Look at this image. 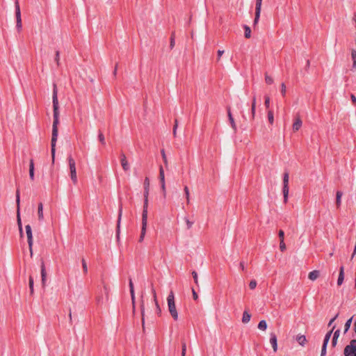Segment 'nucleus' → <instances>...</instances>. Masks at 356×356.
<instances>
[{
	"mask_svg": "<svg viewBox=\"0 0 356 356\" xmlns=\"http://www.w3.org/2000/svg\"><path fill=\"white\" fill-rule=\"evenodd\" d=\"M58 90L57 86L56 83L53 85V95H52V102H53V110H54V122L52 125V136L51 141V156H52V162H54L55 159V152H56V143L57 141L58 134V125L59 124V104L57 96Z\"/></svg>",
	"mask_w": 356,
	"mask_h": 356,
	"instance_id": "nucleus-1",
	"label": "nucleus"
},
{
	"mask_svg": "<svg viewBox=\"0 0 356 356\" xmlns=\"http://www.w3.org/2000/svg\"><path fill=\"white\" fill-rule=\"evenodd\" d=\"M168 307L170 315L175 321L178 320V312L176 309L175 302V296L173 292L171 291L168 297Z\"/></svg>",
	"mask_w": 356,
	"mask_h": 356,
	"instance_id": "nucleus-2",
	"label": "nucleus"
},
{
	"mask_svg": "<svg viewBox=\"0 0 356 356\" xmlns=\"http://www.w3.org/2000/svg\"><path fill=\"white\" fill-rule=\"evenodd\" d=\"M345 356H356V339L350 341V344L344 348Z\"/></svg>",
	"mask_w": 356,
	"mask_h": 356,
	"instance_id": "nucleus-3",
	"label": "nucleus"
},
{
	"mask_svg": "<svg viewBox=\"0 0 356 356\" xmlns=\"http://www.w3.org/2000/svg\"><path fill=\"white\" fill-rule=\"evenodd\" d=\"M16 203H17V225L19 227L20 236H22V235H23L22 225V221H21V218H20V216H19L20 197H19V189H17L16 191Z\"/></svg>",
	"mask_w": 356,
	"mask_h": 356,
	"instance_id": "nucleus-4",
	"label": "nucleus"
},
{
	"mask_svg": "<svg viewBox=\"0 0 356 356\" xmlns=\"http://www.w3.org/2000/svg\"><path fill=\"white\" fill-rule=\"evenodd\" d=\"M15 17H16V26L18 31H20L22 29V19H21V12H20V8L19 5L18 0H15Z\"/></svg>",
	"mask_w": 356,
	"mask_h": 356,
	"instance_id": "nucleus-5",
	"label": "nucleus"
},
{
	"mask_svg": "<svg viewBox=\"0 0 356 356\" xmlns=\"http://www.w3.org/2000/svg\"><path fill=\"white\" fill-rule=\"evenodd\" d=\"M25 229H26V236H27V241H28L29 248L31 256L32 257V255H33V249H32V248H33V234H32V230H31V226L29 225H26Z\"/></svg>",
	"mask_w": 356,
	"mask_h": 356,
	"instance_id": "nucleus-6",
	"label": "nucleus"
},
{
	"mask_svg": "<svg viewBox=\"0 0 356 356\" xmlns=\"http://www.w3.org/2000/svg\"><path fill=\"white\" fill-rule=\"evenodd\" d=\"M261 4L262 0H256V6H255V17L253 22V25L256 26L258 23L260 17L261 10Z\"/></svg>",
	"mask_w": 356,
	"mask_h": 356,
	"instance_id": "nucleus-7",
	"label": "nucleus"
},
{
	"mask_svg": "<svg viewBox=\"0 0 356 356\" xmlns=\"http://www.w3.org/2000/svg\"><path fill=\"white\" fill-rule=\"evenodd\" d=\"M159 179L161 182V187L163 191V197L166 196V191H165V175L164 170L162 166L159 168Z\"/></svg>",
	"mask_w": 356,
	"mask_h": 356,
	"instance_id": "nucleus-8",
	"label": "nucleus"
},
{
	"mask_svg": "<svg viewBox=\"0 0 356 356\" xmlns=\"http://www.w3.org/2000/svg\"><path fill=\"white\" fill-rule=\"evenodd\" d=\"M147 226V216H142V227L140 236L139 238V242H142L145 238L146 234V229Z\"/></svg>",
	"mask_w": 356,
	"mask_h": 356,
	"instance_id": "nucleus-9",
	"label": "nucleus"
},
{
	"mask_svg": "<svg viewBox=\"0 0 356 356\" xmlns=\"http://www.w3.org/2000/svg\"><path fill=\"white\" fill-rule=\"evenodd\" d=\"M148 195H149V190H144V204L143 209L142 216H147L148 213Z\"/></svg>",
	"mask_w": 356,
	"mask_h": 356,
	"instance_id": "nucleus-10",
	"label": "nucleus"
},
{
	"mask_svg": "<svg viewBox=\"0 0 356 356\" xmlns=\"http://www.w3.org/2000/svg\"><path fill=\"white\" fill-rule=\"evenodd\" d=\"M270 343L272 346L273 351L275 353L277 350V336L275 333L272 332L270 334Z\"/></svg>",
	"mask_w": 356,
	"mask_h": 356,
	"instance_id": "nucleus-11",
	"label": "nucleus"
},
{
	"mask_svg": "<svg viewBox=\"0 0 356 356\" xmlns=\"http://www.w3.org/2000/svg\"><path fill=\"white\" fill-rule=\"evenodd\" d=\"M122 215V207L120 205V209H119L118 222H117L116 236H117L118 240L119 239V236H120V222H121Z\"/></svg>",
	"mask_w": 356,
	"mask_h": 356,
	"instance_id": "nucleus-12",
	"label": "nucleus"
},
{
	"mask_svg": "<svg viewBox=\"0 0 356 356\" xmlns=\"http://www.w3.org/2000/svg\"><path fill=\"white\" fill-rule=\"evenodd\" d=\"M120 162H121L122 167L124 171H127L129 170V164L127 160V158H126V156L124 155V154H121Z\"/></svg>",
	"mask_w": 356,
	"mask_h": 356,
	"instance_id": "nucleus-13",
	"label": "nucleus"
},
{
	"mask_svg": "<svg viewBox=\"0 0 356 356\" xmlns=\"http://www.w3.org/2000/svg\"><path fill=\"white\" fill-rule=\"evenodd\" d=\"M227 115H228L229 121L230 122L232 128L234 129V132H236V130H237L236 125L234 122V119L232 116V114L231 113L230 108H227Z\"/></svg>",
	"mask_w": 356,
	"mask_h": 356,
	"instance_id": "nucleus-14",
	"label": "nucleus"
},
{
	"mask_svg": "<svg viewBox=\"0 0 356 356\" xmlns=\"http://www.w3.org/2000/svg\"><path fill=\"white\" fill-rule=\"evenodd\" d=\"M41 278L42 286L44 287L46 284L47 273L44 262H42L41 265Z\"/></svg>",
	"mask_w": 356,
	"mask_h": 356,
	"instance_id": "nucleus-15",
	"label": "nucleus"
},
{
	"mask_svg": "<svg viewBox=\"0 0 356 356\" xmlns=\"http://www.w3.org/2000/svg\"><path fill=\"white\" fill-rule=\"evenodd\" d=\"M302 122L301 119L299 117L296 118V119L295 120V122L293 124V127H292L293 131L294 132L298 131L300 129V127H302Z\"/></svg>",
	"mask_w": 356,
	"mask_h": 356,
	"instance_id": "nucleus-16",
	"label": "nucleus"
},
{
	"mask_svg": "<svg viewBox=\"0 0 356 356\" xmlns=\"http://www.w3.org/2000/svg\"><path fill=\"white\" fill-rule=\"evenodd\" d=\"M344 280V267L341 266L339 269V274L337 280V285L340 286L342 284Z\"/></svg>",
	"mask_w": 356,
	"mask_h": 356,
	"instance_id": "nucleus-17",
	"label": "nucleus"
},
{
	"mask_svg": "<svg viewBox=\"0 0 356 356\" xmlns=\"http://www.w3.org/2000/svg\"><path fill=\"white\" fill-rule=\"evenodd\" d=\"M343 195V193L341 191H337L336 193V206L337 209L341 207V197Z\"/></svg>",
	"mask_w": 356,
	"mask_h": 356,
	"instance_id": "nucleus-18",
	"label": "nucleus"
},
{
	"mask_svg": "<svg viewBox=\"0 0 356 356\" xmlns=\"http://www.w3.org/2000/svg\"><path fill=\"white\" fill-rule=\"evenodd\" d=\"M296 341L302 346H304L307 343V339L305 335L298 334L296 337Z\"/></svg>",
	"mask_w": 356,
	"mask_h": 356,
	"instance_id": "nucleus-19",
	"label": "nucleus"
},
{
	"mask_svg": "<svg viewBox=\"0 0 356 356\" xmlns=\"http://www.w3.org/2000/svg\"><path fill=\"white\" fill-rule=\"evenodd\" d=\"M29 177L31 181L34 180V163L33 160H30V164H29Z\"/></svg>",
	"mask_w": 356,
	"mask_h": 356,
	"instance_id": "nucleus-20",
	"label": "nucleus"
},
{
	"mask_svg": "<svg viewBox=\"0 0 356 356\" xmlns=\"http://www.w3.org/2000/svg\"><path fill=\"white\" fill-rule=\"evenodd\" d=\"M320 275V272L317 270H314L313 271H311L308 277L309 280L314 281L316 280Z\"/></svg>",
	"mask_w": 356,
	"mask_h": 356,
	"instance_id": "nucleus-21",
	"label": "nucleus"
},
{
	"mask_svg": "<svg viewBox=\"0 0 356 356\" xmlns=\"http://www.w3.org/2000/svg\"><path fill=\"white\" fill-rule=\"evenodd\" d=\"M68 163H69V167L70 172L76 171V163L74 159L72 157V156H68Z\"/></svg>",
	"mask_w": 356,
	"mask_h": 356,
	"instance_id": "nucleus-22",
	"label": "nucleus"
},
{
	"mask_svg": "<svg viewBox=\"0 0 356 356\" xmlns=\"http://www.w3.org/2000/svg\"><path fill=\"white\" fill-rule=\"evenodd\" d=\"M38 220H42L44 218L43 216V204L42 202H40L38 204Z\"/></svg>",
	"mask_w": 356,
	"mask_h": 356,
	"instance_id": "nucleus-23",
	"label": "nucleus"
},
{
	"mask_svg": "<svg viewBox=\"0 0 356 356\" xmlns=\"http://www.w3.org/2000/svg\"><path fill=\"white\" fill-rule=\"evenodd\" d=\"M289 191V186H283L282 193H283V196H284V202L285 204L288 202Z\"/></svg>",
	"mask_w": 356,
	"mask_h": 356,
	"instance_id": "nucleus-24",
	"label": "nucleus"
},
{
	"mask_svg": "<svg viewBox=\"0 0 356 356\" xmlns=\"http://www.w3.org/2000/svg\"><path fill=\"white\" fill-rule=\"evenodd\" d=\"M251 318V314L248 312L244 311L242 317V322L243 323H248Z\"/></svg>",
	"mask_w": 356,
	"mask_h": 356,
	"instance_id": "nucleus-25",
	"label": "nucleus"
},
{
	"mask_svg": "<svg viewBox=\"0 0 356 356\" xmlns=\"http://www.w3.org/2000/svg\"><path fill=\"white\" fill-rule=\"evenodd\" d=\"M152 293H153V296H154V300L155 302V305H156V312L158 314H160L161 312V308L159 305V303L157 302V300H156V291L154 289H152Z\"/></svg>",
	"mask_w": 356,
	"mask_h": 356,
	"instance_id": "nucleus-26",
	"label": "nucleus"
},
{
	"mask_svg": "<svg viewBox=\"0 0 356 356\" xmlns=\"http://www.w3.org/2000/svg\"><path fill=\"white\" fill-rule=\"evenodd\" d=\"M140 310H141V316H142V326L143 330H145V307L143 301H142L140 305Z\"/></svg>",
	"mask_w": 356,
	"mask_h": 356,
	"instance_id": "nucleus-27",
	"label": "nucleus"
},
{
	"mask_svg": "<svg viewBox=\"0 0 356 356\" xmlns=\"http://www.w3.org/2000/svg\"><path fill=\"white\" fill-rule=\"evenodd\" d=\"M335 328V325L332 327V328L331 329V330H330L325 336V338H324V340H323V343H325V344L327 345L328 342H329V340L331 337V335H332V333L333 332Z\"/></svg>",
	"mask_w": 356,
	"mask_h": 356,
	"instance_id": "nucleus-28",
	"label": "nucleus"
},
{
	"mask_svg": "<svg viewBox=\"0 0 356 356\" xmlns=\"http://www.w3.org/2000/svg\"><path fill=\"white\" fill-rule=\"evenodd\" d=\"M289 174L288 172H285L283 175V186H289Z\"/></svg>",
	"mask_w": 356,
	"mask_h": 356,
	"instance_id": "nucleus-29",
	"label": "nucleus"
},
{
	"mask_svg": "<svg viewBox=\"0 0 356 356\" xmlns=\"http://www.w3.org/2000/svg\"><path fill=\"white\" fill-rule=\"evenodd\" d=\"M33 284H34L33 278L32 276H30L29 279V289H30L31 295H33L34 293Z\"/></svg>",
	"mask_w": 356,
	"mask_h": 356,
	"instance_id": "nucleus-30",
	"label": "nucleus"
},
{
	"mask_svg": "<svg viewBox=\"0 0 356 356\" xmlns=\"http://www.w3.org/2000/svg\"><path fill=\"white\" fill-rule=\"evenodd\" d=\"M258 328L260 330L265 331L267 328V323L265 320H261L258 324Z\"/></svg>",
	"mask_w": 356,
	"mask_h": 356,
	"instance_id": "nucleus-31",
	"label": "nucleus"
},
{
	"mask_svg": "<svg viewBox=\"0 0 356 356\" xmlns=\"http://www.w3.org/2000/svg\"><path fill=\"white\" fill-rule=\"evenodd\" d=\"M243 28H244V30H245V33H244L245 38H250L251 37V29H250V28L248 26H247V25H244Z\"/></svg>",
	"mask_w": 356,
	"mask_h": 356,
	"instance_id": "nucleus-32",
	"label": "nucleus"
},
{
	"mask_svg": "<svg viewBox=\"0 0 356 356\" xmlns=\"http://www.w3.org/2000/svg\"><path fill=\"white\" fill-rule=\"evenodd\" d=\"M175 45V33L172 32L170 36V49H172Z\"/></svg>",
	"mask_w": 356,
	"mask_h": 356,
	"instance_id": "nucleus-33",
	"label": "nucleus"
},
{
	"mask_svg": "<svg viewBox=\"0 0 356 356\" xmlns=\"http://www.w3.org/2000/svg\"><path fill=\"white\" fill-rule=\"evenodd\" d=\"M352 321H353V317L349 318L346 322L345 325H344V333H346L348 331V330L350 329L351 323H352Z\"/></svg>",
	"mask_w": 356,
	"mask_h": 356,
	"instance_id": "nucleus-34",
	"label": "nucleus"
},
{
	"mask_svg": "<svg viewBox=\"0 0 356 356\" xmlns=\"http://www.w3.org/2000/svg\"><path fill=\"white\" fill-rule=\"evenodd\" d=\"M255 110H256V98L255 97H253L252 106H251V113L252 115V118L254 117L255 115Z\"/></svg>",
	"mask_w": 356,
	"mask_h": 356,
	"instance_id": "nucleus-35",
	"label": "nucleus"
},
{
	"mask_svg": "<svg viewBox=\"0 0 356 356\" xmlns=\"http://www.w3.org/2000/svg\"><path fill=\"white\" fill-rule=\"evenodd\" d=\"M351 57L353 60V67L356 69V51L355 49L352 50Z\"/></svg>",
	"mask_w": 356,
	"mask_h": 356,
	"instance_id": "nucleus-36",
	"label": "nucleus"
},
{
	"mask_svg": "<svg viewBox=\"0 0 356 356\" xmlns=\"http://www.w3.org/2000/svg\"><path fill=\"white\" fill-rule=\"evenodd\" d=\"M268 120L270 124H273L274 123V115L273 112L272 111H268Z\"/></svg>",
	"mask_w": 356,
	"mask_h": 356,
	"instance_id": "nucleus-37",
	"label": "nucleus"
},
{
	"mask_svg": "<svg viewBox=\"0 0 356 356\" xmlns=\"http://www.w3.org/2000/svg\"><path fill=\"white\" fill-rule=\"evenodd\" d=\"M184 193H185V195H186V202H187V204H190V192H189V189L188 188V186H185L184 188Z\"/></svg>",
	"mask_w": 356,
	"mask_h": 356,
	"instance_id": "nucleus-38",
	"label": "nucleus"
},
{
	"mask_svg": "<svg viewBox=\"0 0 356 356\" xmlns=\"http://www.w3.org/2000/svg\"><path fill=\"white\" fill-rule=\"evenodd\" d=\"M70 177L72 182L76 184L77 183L76 171L70 172Z\"/></svg>",
	"mask_w": 356,
	"mask_h": 356,
	"instance_id": "nucleus-39",
	"label": "nucleus"
},
{
	"mask_svg": "<svg viewBox=\"0 0 356 356\" xmlns=\"http://www.w3.org/2000/svg\"><path fill=\"white\" fill-rule=\"evenodd\" d=\"M81 264H82L83 273L86 275L88 273V266H87L86 261L84 259H82Z\"/></svg>",
	"mask_w": 356,
	"mask_h": 356,
	"instance_id": "nucleus-40",
	"label": "nucleus"
},
{
	"mask_svg": "<svg viewBox=\"0 0 356 356\" xmlns=\"http://www.w3.org/2000/svg\"><path fill=\"white\" fill-rule=\"evenodd\" d=\"M161 156H162V158H163V163H164L165 167H167L168 166V159H167V157H166V155H165L164 149H162L161 151Z\"/></svg>",
	"mask_w": 356,
	"mask_h": 356,
	"instance_id": "nucleus-41",
	"label": "nucleus"
},
{
	"mask_svg": "<svg viewBox=\"0 0 356 356\" xmlns=\"http://www.w3.org/2000/svg\"><path fill=\"white\" fill-rule=\"evenodd\" d=\"M98 138H99V140L100 141V143H101L103 145H105V138H104V134H103L102 132H99V133Z\"/></svg>",
	"mask_w": 356,
	"mask_h": 356,
	"instance_id": "nucleus-42",
	"label": "nucleus"
},
{
	"mask_svg": "<svg viewBox=\"0 0 356 356\" xmlns=\"http://www.w3.org/2000/svg\"><path fill=\"white\" fill-rule=\"evenodd\" d=\"M149 188V180L147 177H146L144 180V190L147 191Z\"/></svg>",
	"mask_w": 356,
	"mask_h": 356,
	"instance_id": "nucleus-43",
	"label": "nucleus"
},
{
	"mask_svg": "<svg viewBox=\"0 0 356 356\" xmlns=\"http://www.w3.org/2000/svg\"><path fill=\"white\" fill-rule=\"evenodd\" d=\"M265 81H266V83L269 85L272 84L273 83V79L267 74H266Z\"/></svg>",
	"mask_w": 356,
	"mask_h": 356,
	"instance_id": "nucleus-44",
	"label": "nucleus"
},
{
	"mask_svg": "<svg viewBox=\"0 0 356 356\" xmlns=\"http://www.w3.org/2000/svg\"><path fill=\"white\" fill-rule=\"evenodd\" d=\"M327 344H325V343H323V346H322V349H321V356H325L326 355V348H327Z\"/></svg>",
	"mask_w": 356,
	"mask_h": 356,
	"instance_id": "nucleus-45",
	"label": "nucleus"
},
{
	"mask_svg": "<svg viewBox=\"0 0 356 356\" xmlns=\"http://www.w3.org/2000/svg\"><path fill=\"white\" fill-rule=\"evenodd\" d=\"M257 286V282L254 280H252L250 282L249 287L250 289H254Z\"/></svg>",
	"mask_w": 356,
	"mask_h": 356,
	"instance_id": "nucleus-46",
	"label": "nucleus"
},
{
	"mask_svg": "<svg viewBox=\"0 0 356 356\" xmlns=\"http://www.w3.org/2000/svg\"><path fill=\"white\" fill-rule=\"evenodd\" d=\"M59 60H60V52H59V51H56V55H55V62L56 63L58 66L60 65Z\"/></svg>",
	"mask_w": 356,
	"mask_h": 356,
	"instance_id": "nucleus-47",
	"label": "nucleus"
},
{
	"mask_svg": "<svg viewBox=\"0 0 356 356\" xmlns=\"http://www.w3.org/2000/svg\"><path fill=\"white\" fill-rule=\"evenodd\" d=\"M192 275L194 280L195 283L198 285V277H197V273L196 271L193 270L192 272Z\"/></svg>",
	"mask_w": 356,
	"mask_h": 356,
	"instance_id": "nucleus-48",
	"label": "nucleus"
},
{
	"mask_svg": "<svg viewBox=\"0 0 356 356\" xmlns=\"http://www.w3.org/2000/svg\"><path fill=\"white\" fill-rule=\"evenodd\" d=\"M280 248L282 252H284L286 248L285 243L282 240H281V241L280 243Z\"/></svg>",
	"mask_w": 356,
	"mask_h": 356,
	"instance_id": "nucleus-49",
	"label": "nucleus"
},
{
	"mask_svg": "<svg viewBox=\"0 0 356 356\" xmlns=\"http://www.w3.org/2000/svg\"><path fill=\"white\" fill-rule=\"evenodd\" d=\"M186 342H182L181 345V354L186 355Z\"/></svg>",
	"mask_w": 356,
	"mask_h": 356,
	"instance_id": "nucleus-50",
	"label": "nucleus"
},
{
	"mask_svg": "<svg viewBox=\"0 0 356 356\" xmlns=\"http://www.w3.org/2000/svg\"><path fill=\"white\" fill-rule=\"evenodd\" d=\"M129 289H130V293H133V292H134V284H133L131 279H129Z\"/></svg>",
	"mask_w": 356,
	"mask_h": 356,
	"instance_id": "nucleus-51",
	"label": "nucleus"
},
{
	"mask_svg": "<svg viewBox=\"0 0 356 356\" xmlns=\"http://www.w3.org/2000/svg\"><path fill=\"white\" fill-rule=\"evenodd\" d=\"M265 106L266 108H268L270 106V97L268 96H266L265 97V102H264Z\"/></svg>",
	"mask_w": 356,
	"mask_h": 356,
	"instance_id": "nucleus-52",
	"label": "nucleus"
},
{
	"mask_svg": "<svg viewBox=\"0 0 356 356\" xmlns=\"http://www.w3.org/2000/svg\"><path fill=\"white\" fill-rule=\"evenodd\" d=\"M281 93L283 96L286 95V86L284 83L281 84Z\"/></svg>",
	"mask_w": 356,
	"mask_h": 356,
	"instance_id": "nucleus-53",
	"label": "nucleus"
},
{
	"mask_svg": "<svg viewBox=\"0 0 356 356\" xmlns=\"http://www.w3.org/2000/svg\"><path fill=\"white\" fill-rule=\"evenodd\" d=\"M131 301H132V304H133V310H134V312H135V293L133 292V293H131Z\"/></svg>",
	"mask_w": 356,
	"mask_h": 356,
	"instance_id": "nucleus-54",
	"label": "nucleus"
},
{
	"mask_svg": "<svg viewBox=\"0 0 356 356\" xmlns=\"http://www.w3.org/2000/svg\"><path fill=\"white\" fill-rule=\"evenodd\" d=\"M185 222L186 223V225H187V229H191L193 222L190 221L188 218H185Z\"/></svg>",
	"mask_w": 356,
	"mask_h": 356,
	"instance_id": "nucleus-55",
	"label": "nucleus"
},
{
	"mask_svg": "<svg viewBox=\"0 0 356 356\" xmlns=\"http://www.w3.org/2000/svg\"><path fill=\"white\" fill-rule=\"evenodd\" d=\"M279 238L281 240L284 241V232L283 230L280 229L278 233Z\"/></svg>",
	"mask_w": 356,
	"mask_h": 356,
	"instance_id": "nucleus-56",
	"label": "nucleus"
},
{
	"mask_svg": "<svg viewBox=\"0 0 356 356\" xmlns=\"http://www.w3.org/2000/svg\"><path fill=\"white\" fill-rule=\"evenodd\" d=\"M339 316V314H337L329 322L328 326H331V325L333 323V322Z\"/></svg>",
	"mask_w": 356,
	"mask_h": 356,
	"instance_id": "nucleus-57",
	"label": "nucleus"
},
{
	"mask_svg": "<svg viewBox=\"0 0 356 356\" xmlns=\"http://www.w3.org/2000/svg\"><path fill=\"white\" fill-rule=\"evenodd\" d=\"M192 293H193V298L195 300H197L198 299V295L194 290V289H192Z\"/></svg>",
	"mask_w": 356,
	"mask_h": 356,
	"instance_id": "nucleus-58",
	"label": "nucleus"
},
{
	"mask_svg": "<svg viewBox=\"0 0 356 356\" xmlns=\"http://www.w3.org/2000/svg\"><path fill=\"white\" fill-rule=\"evenodd\" d=\"M339 334H340V330H337L334 332V336H333V338L334 339H337L339 338Z\"/></svg>",
	"mask_w": 356,
	"mask_h": 356,
	"instance_id": "nucleus-59",
	"label": "nucleus"
},
{
	"mask_svg": "<svg viewBox=\"0 0 356 356\" xmlns=\"http://www.w3.org/2000/svg\"><path fill=\"white\" fill-rule=\"evenodd\" d=\"M217 54H218V60H220V57L222 56V55L224 54V51L223 50H218L217 51Z\"/></svg>",
	"mask_w": 356,
	"mask_h": 356,
	"instance_id": "nucleus-60",
	"label": "nucleus"
},
{
	"mask_svg": "<svg viewBox=\"0 0 356 356\" xmlns=\"http://www.w3.org/2000/svg\"><path fill=\"white\" fill-rule=\"evenodd\" d=\"M350 99H351L353 103L356 104V97L353 94H351Z\"/></svg>",
	"mask_w": 356,
	"mask_h": 356,
	"instance_id": "nucleus-61",
	"label": "nucleus"
},
{
	"mask_svg": "<svg viewBox=\"0 0 356 356\" xmlns=\"http://www.w3.org/2000/svg\"><path fill=\"white\" fill-rule=\"evenodd\" d=\"M337 339L332 338V346H335L337 345Z\"/></svg>",
	"mask_w": 356,
	"mask_h": 356,
	"instance_id": "nucleus-62",
	"label": "nucleus"
},
{
	"mask_svg": "<svg viewBox=\"0 0 356 356\" xmlns=\"http://www.w3.org/2000/svg\"><path fill=\"white\" fill-rule=\"evenodd\" d=\"M240 267L241 268L242 270H245V266H244V264L243 262H241L240 263Z\"/></svg>",
	"mask_w": 356,
	"mask_h": 356,
	"instance_id": "nucleus-63",
	"label": "nucleus"
},
{
	"mask_svg": "<svg viewBox=\"0 0 356 356\" xmlns=\"http://www.w3.org/2000/svg\"><path fill=\"white\" fill-rule=\"evenodd\" d=\"M354 330H355V332L356 334V321H355V322L354 323Z\"/></svg>",
	"mask_w": 356,
	"mask_h": 356,
	"instance_id": "nucleus-64",
	"label": "nucleus"
}]
</instances>
